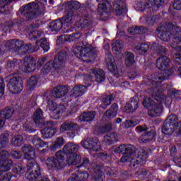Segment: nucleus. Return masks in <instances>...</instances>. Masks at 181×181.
Listing matches in <instances>:
<instances>
[{"label":"nucleus","mask_w":181,"mask_h":181,"mask_svg":"<svg viewBox=\"0 0 181 181\" xmlns=\"http://www.w3.org/2000/svg\"><path fill=\"white\" fill-rule=\"evenodd\" d=\"M176 70L175 66L169 70H165L158 74H153L150 78L146 81L148 86L147 93L151 94L157 103L151 100L150 98H146L143 101L144 107H150L148 110V115L150 117H159L162 113V100L165 98V95L160 94L162 90L159 88V83H162L164 80H168L169 76H172L173 71Z\"/></svg>","instance_id":"1"},{"label":"nucleus","mask_w":181,"mask_h":181,"mask_svg":"<svg viewBox=\"0 0 181 181\" xmlns=\"http://www.w3.org/2000/svg\"><path fill=\"white\" fill-rule=\"evenodd\" d=\"M156 35L163 42H169L173 36L171 47L175 51L173 54L174 62L181 64V28L173 24L160 25L156 30Z\"/></svg>","instance_id":"2"},{"label":"nucleus","mask_w":181,"mask_h":181,"mask_svg":"<svg viewBox=\"0 0 181 181\" xmlns=\"http://www.w3.org/2000/svg\"><path fill=\"white\" fill-rule=\"evenodd\" d=\"M34 122L37 128H43L40 130L42 135L45 136H53L57 132L53 121L45 120L43 118V111L37 109L34 113Z\"/></svg>","instance_id":"3"},{"label":"nucleus","mask_w":181,"mask_h":181,"mask_svg":"<svg viewBox=\"0 0 181 181\" xmlns=\"http://www.w3.org/2000/svg\"><path fill=\"white\" fill-rule=\"evenodd\" d=\"M80 149V146L74 142H68L64 145L62 151H58L61 153L62 157L68 162L69 166L78 165L81 162V157L77 154Z\"/></svg>","instance_id":"4"},{"label":"nucleus","mask_w":181,"mask_h":181,"mask_svg":"<svg viewBox=\"0 0 181 181\" xmlns=\"http://www.w3.org/2000/svg\"><path fill=\"white\" fill-rule=\"evenodd\" d=\"M20 13L27 19V21H33L35 18H40L45 15V9L40 8L35 3H30L23 6L19 9Z\"/></svg>","instance_id":"5"},{"label":"nucleus","mask_w":181,"mask_h":181,"mask_svg":"<svg viewBox=\"0 0 181 181\" xmlns=\"http://www.w3.org/2000/svg\"><path fill=\"white\" fill-rule=\"evenodd\" d=\"M177 116L172 114L165 120L162 128L164 135H172L175 132V127H177V135H181V122H177Z\"/></svg>","instance_id":"6"},{"label":"nucleus","mask_w":181,"mask_h":181,"mask_svg":"<svg viewBox=\"0 0 181 181\" xmlns=\"http://www.w3.org/2000/svg\"><path fill=\"white\" fill-rule=\"evenodd\" d=\"M61 152L57 151L55 156L47 158L45 163L49 170H62L64 166H69V163L63 157Z\"/></svg>","instance_id":"7"},{"label":"nucleus","mask_w":181,"mask_h":181,"mask_svg":"<svg viewBox=\"0 0 181 181\" xmlns=\"http://www.w3.org/2000/svg\"><path fill=\"white\" fill-rule=\"evenodd\" d=\"M26 179L34 181H50L47 178L42 177L40 172V165L35 161H30L27 164V172L25 173Z\"/></svg>","instance_id":"8"},{"label":"nucleus","mask_w":181,"mask_h":181,"mask_svg":"<svg viewBox=\"0 0 181 181\" xmlns=\"http://www.w3.org/2000/svg\"><path fill=\"white\" fill-rule=\"evenodd\" d=\"M74 53L78 59H95L97 57V47L89 44L76 46L74 49Z\"/></svg>","instance_id":"9"},{"label":"nucleus","mask_w":181,"mask_h":181,"mask_svg":"<svg viewBox=\"0 0 181 181\" xmlns=\"http://www.w3.org/2000/svg\"><path fill=\"white\" fill-rule=\"evenodd\" d=\"M115 153H122L123 156L121 158L120 161L122 163L128 162V159L136 156V148L132 144H121L114 150Z\"/></svg>","instance_id":"10"},{"label":"nucleus","mask_w":181,"mask_h":181,"mask_svg":"<svg viewBox=\"0 0 181 181\" xmlns=\"http://www.w3.org/2000/svg\"><path fill=\"white\" fill-rule=\"evenodd\" d=\"M104 172L106 173L107 176H110V177H112L115 175L110 167L98 164L93 168V174L92 175L91 181H104Z\"/></svg>","instance_id":"11"},{"label":"nucleus","mask_w":181,"mask_h":181,"mask_svg":"<svg viewBox=\"0 0 181 181\" xmlns=\"http://www.w3.org/2000/svg\"><path fill=\"white\" fill-rule=\"evenodd\" d=\"M97 2H107L113 6V13L116 16H124L127 13V4L123 0H97Z\"/></svg>","instance_id":"12"},{"label":"nucleus","mask_w":181,"mask_h":181,"mask_svg":"<svg viewBox=\"0 0 181 181\" xmlns=\"http://www.w3.org/2000/svg\"><path fill=\"white\" fill-rule=\"evenodd\" d=\"M87 8H82L80 9V16H82L76 23V26L78 29H87L90 28L93 25V16L88 14Z\"/></svg>","instance_id":"13"},{"label":"nucleus","mask_w":181,"mask_h":181,"mask_svg":"<svg viewBox=\"0 0 181 181\" xmlns=\"http://www.w3.org/2000/svg\"><path fill=\"white\" fill-rule=\"evenodd\" d=\"M67 60V52H59L52 61L54 69L57 73H66V62Z\"/></svg>","instance_id":"14"},{"label":"nucleus","mask_w":181,"mask_h":181,"mask_svg":"<svg viewBox=\"0 0 181 181\" xmlns=\"http://www.w3.org/2000/svg\"><path fill=\"white\" fill-rule=\"evenodd\" d=\"M7 87L10 91V93H13V94H18L23 90V82L22 81V78L19 76H13L10 78Z\"/></svg>","instance_id":"15"},{"label":"nucleus","mask_w":181,"mask_h":181,"mask_svg":"<svg viewBox=\"0 0 181 181\" xmlns=\"http://www.w3.org/2000/svg\"><path fill=\"white\" fill-rule=\"evenodd\" d=\"M20 70L23 73H32L36 70V61L33 57H25L22 61L21 64L19 65Z\"/></svg>","instance_id":"16"},{"label":"nucleus","mask_w":181,"mask_h":181,"mask_svg":"<svg viewBox=\"0 0 181 181\" xmlns=\"http://www.w3.org/2000/svg\"><path fill=\"white\" fill-rule=\"evenodd\" d=\"M81 145L86 149H90L94 152H98L101 149V146L98 144V137H88L87 139L83 140L81 142Z\"/></svg>","instance_id":"17"},{"label":"nucleus","mask_w":181,"mask_h":181,"mask_svg":"<svg viewBox=\"0 0 181 181\" xmlns=\"http://www.w3.org/2000/svg\"><path fill=\"white\" fill-rule=\"evenodd\" d=\"M24 45L23 41L19 40L6 42L7 50H12L15 53H23Z\"/></svg>","instance_id":"18"},{"label":"nucleus","mask_w":181,"mask_h":181,"mask_svg":"<svg viewBox=\"0 0 181 181\" xmlns=\"http://www.w3.org/2000/svg\"><path fill=\"white\" fill-rule=\"evenodd\" d=\"M106 59V64L111 73H113L116 77H118V71L117 67V64L115 63V60L114 59V57H112V54L110 53H107L105 56Z\"/></svg>","instance_id":"19"},{"label":"nucleus","mask_w":181,"mask_h":181,"mask_svg":"<svg viewBox=\"0 0 181 181\" xmlns=\"http://www.w3.org/2000/svg\"><path fill=\"white\" fill-rule=\"evenodd\" d=\"M67 93H69V87H67V86L61 85L54 88L52 95L54 98H62V97H64Z\"/></svg>","instance_id":"20"},{"label":"nucleus","mask_w":181,"mask_h":181,"mask_svg":"<svg viewBox=\"0 0 181 181\" xmlns=\"http://www.w3.org/2000/svg\"><path fill=\"white\" fill-rule=\"evenodd\" d=\"M22 151L24 153L25 159H27V160H33L36 158L35 148L31 145H25L22 148Z\"/></svg>","instance_id":"21"},{"label":"nucleus","mask_w":181,"mask_h":181,"mask_svg":"<svg viewBox=\"0 0 181 181\" xmlns=\"http://www.w3.org/2000/svg\"><path fill=\"white\" fill-rule=\"evenodd\" d=\"M147 5H149L150 12H156L165 5V0H148Z\"/></svg>","instance_id":"22"},{"label":"nucleus","mask_w":181,"mask_h":181,"mask_svg":"<svg viewBox=\"0 0 181 181\" xmlns=\"http://www.w3.org/2000/svg\"><path fill=\"white\" fill-rule=\"evenodd\" d=\"M8 137L3 136L0 138V149L2 148H5L8 144V140H6ZM10 154L7 151L0 150V160L2 159H8L9 158Z\"/></svg>","instance_id":"23"},{"label":"nucleus","mask_w":181,"mask_h":181,"mask_svg":"<svg viewBox=\"0 0 181 181\" xmlns=\"http://www.w3.org/2000/svg\"><path fill=\"white\" fill-rule=\"evenodd\" d=\"M98 5V11L100 12L102 19H105L110 16V12L107 11L108 6H111L107 1H101Z\"/></svg>","instance_id":"24"},{"label":"nucleus","mask_w":181,"mask_h":181,"mask_svg":"<svg viewBox=\"0 0 181 181\" xmlns=\"http://www.w3.org/2000/svg\"><path fill=\"white\" fill-rule=\"evenodd\" d=\"M170 59L166 56H161L157 59L156 66L158 70H166V67L169 66Z\"/></svg>","instance_id":"25"},{"label":"nucleus","mask_w":181,"mask_h":181,"mask_svg":"<svg viewBox=\"0 0 181 181\" xmlns=\"http://www.w3.org/2000/svg\"><path fill=\"white\" fill-rule=\"evenodd\" d=\"M89 73L90 74H94L95 77V81H97V83H103V81L105 80V74L103 69L96 68L92 69H90Z\"/></svg>","instance_id":"26"},{"label":"nucleus","mask_w":181,"mask_h":181,"mask_svg":"<svg viewBox=\"0 0 181 181\" xmlns=\"http://www.w3.org/2000/svg\"><path fill=\"white\" fill-rule=\"evenodd\" d=\"M81 37V33H75L71 35H64L59 37V40L69 41V42H78V39Z\"/></svg>","instance_id":"27"},{"label":"nucleus","mask_w":181,"mask_h":181,"mask_svg":"<svg viewBox=\"0 0 181 181\" xmlns=\"http://www.w3.org/2000/svg\"><path fill=\"white\" fill-rule=\"evenodd\" d=\"M131 35H144L148 33V28L144 26L134 25L127 30Z\"/></svg>","instance_id":"28"},{"label":"nucleus","mask_w":181,"mask_h":181,"mask_svg":"<svg viewBox=\"0 0 181 181\" xmlns=\"http://www.w3.org/2000/svg\"><path fill=\"white\" fill-rule=\"evenodd\" d=\"M37 81H39V76H31L27 83L26 90H28V91H32L35 90V88H36V86L37 85Z\"/></svg>","instance_id":"29"},{"label":"nucleus","mask_w":181,"mask_h":181,"mask_svg":"<svg viewBox=\"0 0 181 181\" xmlns=\"http://www.w3.org/2000/svg\"><path fill=\"white\" fill-rule=\"evenodd\" d=\"M8 158H4L0 160V172H8L12 168L13 162L12 160H6Z\"/></svg>","instance_id":"30"},{"label":"nucleus","mask_w":181,"mask_h":181,"mask_svg":"<svg viewBox=\"0 0 181 181\" xmlns=\"http://www.w3.org/2000/svg\"><path fill=\"white\" fill-rule=\"evenodd\" d=\"M72 90L73 93L71 94V97H74V98H77L78 97H81V95L86 93L87 88L83 85H79L74 87Z\"/></svg>","instance_id":"31"},{"label":"nucleus","mask_w":181,"mask_h":181,"mask_svg":"<svg viewBox=\"0 0 181 181\" xmlns=\"http://www.w3.org/2000/svg\"><path fill=\"white\" fill-rule=\"evenodd\" d=\"M94 118H95V112H83L78 117V119L84 122H91L94 121Z\"/></svg>","instance_id":"32"},{"label":"nucleus","mask_w":181,"mask_h":181,"mask_svg":"<svg viewBox=\"0 0 181 181\" xmlns=\"http://www.w3.org/2000/svg\"><path fill=\"white\" fill-rule=\"evenodd\" d=\"M13 112H15L13 108L7 107L0 110V115L6 121V119H11L12 118Z\"/></svg>","instance_id":"33"},{"label":"nucleus","mask_w":181,"mask_h":181,"mask_svg":"<svg viewBox=\"0 0 181 181\" xmlns=\"http://www.w3.org/2000/svg\"><path fill=\"white\" fill-rule=\"evenodd\" d=\"M22 63V60L13 59L7 62L6 69L8 71H13L16 67H19Z\"/></svg>","instance_id":"34"},{"label":"nucleus","mask_w":181,"mask_h":181,"mask_svg":"<svg viewBox=\"0 0 181 181\" xmlns=\"http://www.w3.org/2000/svg\"><path fill=\"white\" fill-rule=\"evenodd\" d=\"M115 100V96L114 95L110 94L107 95L106 98L102 99V103L100 104V108L103 110H107L108 105H111V103Z\"/></svg>","instance_id":"35"},{"label":"nucleus","mask_w":181,"mask_h":181,"mask_svg":"<svg viewBox=\"0 0 181 181\" xmlns=\"http://www.w3.org/2000/svg\"><path fill=\"white\" fill-rule=\"evenodd\" d=\"M63 28V21L62 20H56L49 23V29L51 32H59Z\"/></svg>","instance_id":"36"},{"label":"nucleus","mask_w":181,"mask_h":181,"mask_svg":"<svg viewBox=\"0 0 181 181\" xmlns=\"http://www.w3.org/2000/svg\"><path fill=\"white\" fill-rule=\"evenodd\" d=\"M118 112V104L113 103L110 108L106 111L105 113V115L108 118H114L115 115H117Z\"/></svg>","instance_id":"37"},{"label":"nucleus","mask_w":181,"mask_h":181,"mask_svg":"<svg viewBox=\"0 0 181 181\" xmlns=\"http://www.w3.org/2000/svg\"><path fill=\"white\" fill-rule=\"evenodd\" d=\"M82 8H84V7L81 6V4L78 1H71L68 3L67 11H73L74 13L76 11L79 9V15H80V10Z\"/></svg>","instance_id":"38"},{"label":"nucleus","mask_w":181,"mask_h":181,"mask_svg":"<svg viewBox=\"0 0 181 181\" xmlns=\"http://www.w3.org/2000/svg\"><path fill=\"white\" fill-rule=\"evenodd\" d=\"M39 50V46L37 45H33L31 43L24 44V47L23 49V53H33L35 52H37Z\"/></svg>","instance_id":"39"},{"label":"nucleus","mask_w":181,"mask_h":181,"mask_svg":"<svg viewBox=\"0 0 181 181\" xmlns=\"http://www.w3.org/2000/svg\"><path fill=\"white\" fill-rule=\"evenodd\" d=\"M74 127H76V124H74V122L67 120L61 125L59 131L60 132H64V131H71Z\"/></svg>","instance_id":"40"},{"label":"nucleus","mask_w":181,"mask_h":181,"mask_svg":"<svg viewBox=\"0 0 181 181\" xmlns=\"http://www.w3.org/2000/svg\"><path fill=\"white\" fill-rule=\"evenodd\" d=\"M152 49L155 50L158 53V54H160V56H165V54H166V47L159 45L158 43H153Z\"/></svg>","instance_id":"41"},{"label":"nucleus","mask_w":181,"mask_h":181,"mask_svg":"<svg viewBox=\"0 0 181 181\" xmlns=\"http://www.w3.org/2000/svg\"><path fill=\"white\" fill-rule=\"evenodd\" d=\"M64 139L63 137H58L56 141L54 142L52 146H51L50 149L52 152H54L56 149H60L63 145H64Z\"/></svg>","instance_id":"42"},{"label":"nucleus","mask_w":181,"mask_h":181,"mask_svg":"<svg viewBox=\"0 0 181 181\" xmlns=\"http://www.w3.org/2000/svg\"><path fill=\"white\" fill-rule=\"evenodd\" d=\"M134 8L136 9V11H141V12L145 11V9H151L149 7V4H148V1H145V0H142L140 1L139 2H137Z\"/></svg>","instance_id":"43"},{"label":"nucleus","mask_w":181,"mask_h":181,"mask_svg":"<svg viewBox=\"0 0 181 181\" xmlns=\"http://www.w3.org/2000/svg\"><path fill=\"white\" fill-rule=\"evenodd\" d=\"M74 21V11L67 10V13L62 18L63 23L71 24Z\"/></svg>","instance_id":"44"},{"label":"nucleus","mask_w":181,"mask_h":181,"mask_svg":"<svg viewBox=\"0 0 181 181\" xmlns=\"http://www.w3.org/2000/svg\"><path fill=\"white\" fill-rule=\"evenodd\" d=\"M37 46H40L41 49L44 50V52H47L50 49V45L45 38H42L40 40L36 41Z\"/></svg>","instance_id":"45"},{"label":"nucleus","mask_w":181,"mask_h":181,"mask_svg":"<svg viewBox=\"0 0 181 181\" xmlns=\"http://www.w3.org/2000/svg\"><path fill=\"white\" fill-rule=\"evenodd\" d=\"M136 131L137 132H144L147 135V136H155L156 135V133L153 130L148 131V129L146 127H144L142 126H138L136 127Z\"/></svg>","instance_id":"46"},{"label":"nucleus","mask_w":181,"mask_h":181,"mask_svg":"<svg viewBox=\"0 0 181 181\" xmlns=\"http://www.w3.org/2000/svg\"><path fill=\"white\" fill-rule=\"evenodd\" d=\"M47 108L49 110V111H56L58 112V114H61V112H63V110H59V107H56L54 105V103L52 100L50 99L49 97H47Z\"/></svg>","instance_id":"47"},{"label":"nucleus","mask_w":181,"mask_h":181,"mask_svg":"<svg viewBox=\"0 0 181 181\" xmlns=\"http://www.w3.org/2000/svg\"><path fill=\"white\" fill-rule=\"evenodd\" d=\"M125 59L126 63H127L129 66H132V64L135 63V55L131 52H127L125 53Z\"/></svg>","instance_id":"48"},{"label":"nucleus","mask_w":181,"mask_h":181,"mask_svg":"<svg viewBox=\"0 0 181 181\" xmlns=\"http://www.w3.org/2000/svg\"><path fill=\"white\" fill-rule=\"evenodd\" d=\"M139 53H146L149 50V45L146 43H139L135 47Z\"/></svg>","instance_id":"49"},{"label":"nucleus","mask_w":181,"mask_h":181,"mask_svg":"<svg viewBox=\"0 0 181 181\" xmlns=\"http://www.w3.org/2000/svg\"><path fill=\"white\" fill-rule=\"evenodd\" d=\"M13 172L17 175H22L25 173V167H23L22 163H17L13 166Z\"/></svg>","instance_id":"50"},{"label":"nucleus","mask_w":181,"mask_h":181,"mask_svg":"<svg viewBox=\"0 0 181 181\" xmlns=\"http://www.w3.org/2000/svg\"><path fill=\"white\" fill-rule=\"evenodd\" d=\"M138 104H139L138 98L133 97L131 98V100L129 105H130V107L132 108V110L133 112H135V111L138 110V107H139Z\"/></svg>","instance_id":"51"},{"label":"nucleus","mask_w":181,"mask_h":181,"mask_svg":"<svg viewBox=\"0 0 181 181\" xmlns=\"http://www.w3.org/2000/svg\"><path fill=\"white\" fill-rule=\"evenodd\" d=\"M52 69H54V64L53 61H49L44 66L42 71L44 74H47V73H50V71H52Z\"/></svg>","instance_id":"52"},{"label":"nucleus","mask_w":181,"mask_h":181,"mask_svg":"<svg viewBox=\"0 0 181 181\" xmlns=\"http://www.w3.org/2000/svg\"><path fill=\"white\" fill-rule=\"evenodd\" d=\"M117 141H118V139L116 136H105L103 142L106 144V145H113L115 144V142H117Z\"/></svg>","instance_id":"53"},{"label":"nucleus","mask_w":181,"mask_h":181,"mask_svg":"<svg viewBox=\"0 0 181 181\" xmlns=\"http://www.w3.org/2000/svg\"><path fill=\"white\" fill-rule=\"evenodd\" d=\"M122 43L119 40H116L112 44V49L114 52H122Z\"/></svg>","instance_id":"54"},{"label":"nucleus","mask_w":181,"mask_h":181,"mask_svg":"<svg viewBox=\"0 0 181 181\" xmlns=\"http://www.w3.org/2000/svg\"><path fill=\"white\" fill-rule=\"evenodd\" d=\"M23 142V137L13 136L11 139V144L13 146H21Z\"/></svg>","instance_id":"55"},{"label":"nucleus","mask_w":181,"mask_h":181,"mask_svg":"<svg viewBox=\"0 0 181 181\" xmlns=\"http://www.w3.org/2000/svg\"><path fill=\"white\" fill-rule=\"evenodd\" d=\"M32 142L35 146H40V148H43L48 144L47 142L42 141L40 138H35Z\"/></svg>","instance_id":"56"},{"label":"nucleus","mask_w":181,"mask_h":181,"mask_svg":"<svg viewBox=\"0 0 181 181\" xmlns=\"http://www.w3.org/2000/svg\"><path fill=\"white\" fill-rule=\"evenodd\" d=\"M112 129L111 124H105L99 129V131L101 134H105V132H110Z\"/></svg>","instance_id":"57"},{"label":"nucleus","mask_w":181,"mask_h":181,"mask_svg":"<svg viewBox=\"0 0 181 181\" xmlns=\"http://www.w3.org/2000/svg\"><path fill=\"white\" fill-rule=\"evenodd\" d=\"M136 125V122L128 119L124 122V128H132V127H135Z\"/></svg>","instance_id":"58"},{"label":"nucleus","mask_w":181,"mask_h":181,"mask_svg":"<svg viewBox=\"0 0 181 181\" xmlns=\"http://www.w3.org/2000/svg\"><path fill=\"white\" fill-rule=\"evenodd\" d=\"M138 159H139V156H138L136 158H132V160L130 161V163L129 164V166L130 168H135L136 165H139L141 161Z\"/></svg>","instance_id":"59"},{"label":"nucleus","mask_w":181,"mask_h":181,"mask_svg":"<svg viewBox=\"0 0 181 181\" xmlns=\"http://www.w3.org/2000/svg\"><path fill=\"white\" fill-rule=\"evenodd\" d=\"M11 156H12L13 159H21L22 158V153L18 151H13L11 152Z\"/></svg>","instance_id":"60"},{"label":"nucleus","mask_w":181,"mask_h":181,"mask_svg":"<svg viewBox=\"0 0 181 181\" xmlns=\"http://www.w3.org/2000/svg\"><path fill=\"white\" fill-rule=\"evenodd\" d=\"M152 139H153V138H149L148 136H141L139 138V142L140 144H148L149 142H151V141H152Z\"/></svg>","instance_id":"61"},{"label":"nucleus","mask_w":181,"mask_h":181,"mask_svg":"<svg viewBox=\"0 0 181 181\" xmlns=\"http://www.w3.org/2000/svg\"><path fill=\"white\" fill-rule=\"evenodd\" d=\"M24 129L31 134L32 132H35V129L32 127V123H25L23 125Z\"/></svg>","instance_id":"62"},{"label":"nucleus","mask_w":181,"mask_h":181,"mask_svg":"<svg viewBox=\"0 0 181 181\" xmlns=\"http://www.w3.org/2000/svg\"><path fill=\"white\" fill-rule=\"evenodd\" d=\"M173 9L176 11H180L181 9V0H175L173 4Z\"/></svg>","instance_id":"63"},{"label":"nucleus","mask_w":181,"mask_h":181,"mask_svg":"<svg viewBox=\"0 0 181 181\" xmlns=\"http://www.w3.org/2000/svg\"><path fill=\"white\" fill-rule=\"evenodd\" d=\"M8 49V45H6V42H0V54H4V52Z\"/></svg>","instance_id":"64"}]
</instances>
